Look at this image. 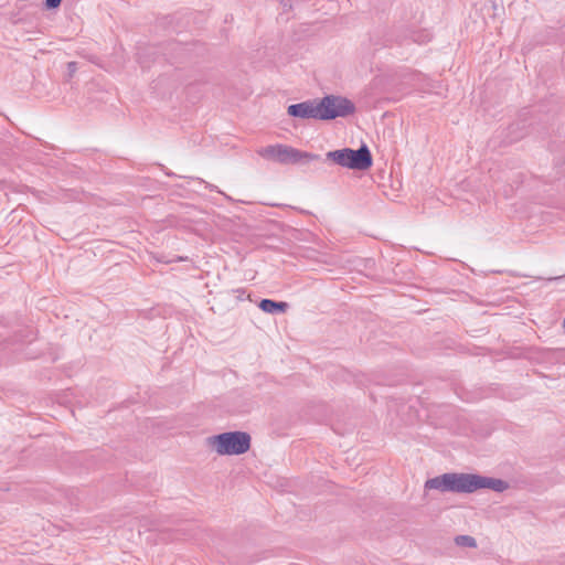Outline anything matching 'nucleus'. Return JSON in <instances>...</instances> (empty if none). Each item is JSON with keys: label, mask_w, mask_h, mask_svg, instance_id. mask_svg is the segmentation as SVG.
<instances>
[{"label": "nucleus", "mask_w": 565, "mask_h": 565, "mask_svg": "<svg viewBox=\"0 0 565 565\" xmlns=\"http://www.w3.org/2000/svg\"><path fill=\"white\" fill-rule=\"evenodd\" d=\"M449 473L450 492L472 493L480 489H490L495 492H503L509 488L505 481L497 478H490L475 473Z\"/></svg>", "instance_id": "1"}, {"label": "nucleus", "mask_w": 565, "mask_h": 565, "mask_svg": "<svg viewBox=\"0 0 565 565\" xmlns=\"http://www.w3.org/2000/svg\"><path fill=\"white\" fill-rule=\"evenodd\" d=\"M206 444L220 456L243 455L250 448V436L245 431H227L209 437Z\"/></svg>", "instance_id": "2"}, {"label": "nucleus", "mask_w": 565, "mask_h": 565, "mask_svg": "<svg viewBox=\"0 0 565 565\" xmlns=\"http://www.w3.org/2000/svg\"><path fill=\"white\" fill-rule=\"evenodd\" d=\"M327 157L341 167L361 171L367 170L373 162L366 146H362L358 150L344 148L330 151L327 153Z\"/></svg>", "instance_id": "3"}, {"label": "nucleus", "mask_w": 565, "mask_h": 565, "mask_svg": "<svg viewBox=\"0 0 565 565\" xmlns=\"http://www.w3.org/2000/svg\"><path fill=\"white\" fill-rule=\"evenodd\" d=\"M257 153L268 160H273L279 163L289 164L297 163L302 159L312 160L316 156L308 152H301L297 149L285 145H275L260 148Z\"/></svg>", "instance_id": "4"}, {"label": "nucleus", "mask_w": 565, "mask_h": 565, "mask_svg": "<svg viewBox=\"0 0 565 565\" xmlns=\"http://www.w3.org/2000/svg\"><path fill=\"white\" fill-rule=\"evenodd\" d=\"M321 120L345 117L354 111L351 100L342 96L329 95L319 100Z\"/></svg>", "instance_id": "5"}, {"label": "nucleus", "mask_w": 565, "mask_h": 565, "mask_svg": "<svg viewBox=\"0 0 565 565\" xmlns=\"http://www.w3.org/2000/svg\"><path fill=\"white\" fill-rule=\"evenodd\" d=\"M320 106L319 100H307L299 104L290 105L287 108V114L291 117H297L301 119H320L321 120V113H320Z\"/></svg>", "instance_id": "6"}, {"label": "nucleus", "mask_w": 565, "mask_h": 565, "mask_svg": "<svg viewBox=\"0 0 565 565\" xmlns=\"http://www.w3.org/2000/svg\"><path fill=\"white\" fill-rule=\"evenodd\" d=\"M426 490H438L441 492H450V473L428 479L425 482Z\"/></svg>", "instance_id": "7"}, {"label": "nucleus", "mask_w": 565, "mask_h": 565, "mask_svg": "<svg viewBox=\"0 0 565 565\" xmlns=\"http://www.w3.org/2000/svg\"><path fill=\"white\" fill-rule=\"evenodd\" d=\"M259 308L267 313L285 312L288 308V303L263 299L259 303Z\"/></svg>", "instance_id": "8"}, {"label": "nucleus", "mask_w": 565, "mask_h": 565, "mask_svg": "<svg viewBox=\"0 0 565 565\" xmlns=\"http://www.w3.org/2000/svg\"><path fill=\"white\" fill-rule=\"evenodd\" d=\"M457 545L466 546V547H476L477 542L476 540L470 535H459L456 537Z\"/></svg>", "instance_id": "9"}, {"label": "nucleus", "mask_w": 565, "mask_h": 565, "mask_svg": "<svg viewBox=\"0 0 565 565\" xmlns=\"http://www.w3.org/2000/svg\"><path fill=\"white\" fill-rule=\"evenodd\" d=\"M62 0H45V8L47 10L57 9L61 6Z\"/></svg>", "instance_id": "10"}, {"label": "nucleus", "mask_w": 565, "mask_h": 565, "mask_svg": "<svg viewBox=\"0 0 565 565\" xmlns=\"http://www.w3.org/2000/svg\"><path fill=\"white\" fill-rule=\"evenodd\" d=\"M67 67H68V74H70V76H72L76 72V63L70 62Z\"/></svg>", "instance_id": "11"}, {"label": "nucleus", "mask_w": 565, "mask_h": 565, "mask_svg": "<svg viewBox=\"0 0 565 565\" xmlns=\"http://www.w3.org/2000/svg\"><path fill=\"white\" fill-rule=\"evenodd\" d=\"M282 6H284V9H285V10H287V8H288V9L290 8V6H289L287 2H284V3H282Z\"/></svg>", "instance_id": "12"}, {"label": "nucleus", "mask_w": 565, "mask_h": 565, "mask_svg": "<svg viewBox=\"0 0 565 565\" xmlns=\"http://www.w3.org/2000/svg\"><path fill=\"white\" fill-rule=\"evenodd\" d=\"M563 327L565 328V318H564Z\"/></svg>", "instance_id": "13"}]
</instances>
